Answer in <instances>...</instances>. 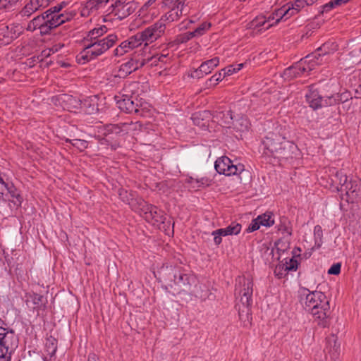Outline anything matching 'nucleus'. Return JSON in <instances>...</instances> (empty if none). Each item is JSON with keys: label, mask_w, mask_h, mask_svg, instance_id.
I'll return each instance as SVG.
<instances>
[{"label": "nucleus", "mask_w": 361, "mask_h": 361, "mask_svg": "<svg viewBox=\"0 0 361 361\" xmlns=\"http://www.w3.org/2000/svg\"><path fill=\"white\" fill-rule=\"evenodd\" d=\"M219 59L218 57H214L210 60H207L203 62L199 68L195 70L191 73V77L197 78H202L204 75L210 73L212 70L219 65Z\"/></svg>", "instance_id": "nucleus-17"}, {"label": "nucleus", "mask_w": 361, "mask_h": 361, "mask_svg": "<svg viewBox=\"0 0 361 361\" xmlns=\"http://www.w3.org/2000/svg\"><path fill=\"white\" fill-rule=\"evenodd\" d=\"M283 264L289 271H295L298 268V264L297 260L294 259L293 258H291L289 259V262H286V263H283Z\"/></svg>", "instance_id": "nucleus-45"}, {"label": "nucleus", "mask_w": 361, "mask_h": 361, "mask_svg": "<svg viewBox=\"0 0 361 361\" xmlns=\"http://www.w3.org/2000/svg\"><path fill=\"white\" fill-rule=\"evenodd\" d=\"M331 341L334 342V350L335 351V353H336L337 352V348H336V338H334V336L331 338H329V343H331Z\"/></svg>", "instance_id": "nucleus-62"}, {"label": "nucleus", "mask_w": 361, "mask_h": 361, "mask_svg": "<svg viewBox=\"0 0 361 361\" xmlns=\"http://www.w3.org/2000/svg\"><path fill=\"white\" fill-rule=\"evenodd\" d=\"M300 302L304 308L317 319H324L329 312V301L326 295L319 291L310 292L302 288L300 292Z\"/></svg>", "instance_id": "nucleus-1"}, {"label": "nucleus", "mask_w": 361, "mask_h": 361, "mask_svg": "<svg viewBox=\"0 0 361 361\" xmlns=\"http://www.w3.org/2000/svg\"><path fill=\"white\" fill-rule=\"evenodd\" d=\"M215 117L218 120V122H219V119H221L220 124L221 126L228 128H231V125L233 121L231 111H227L226 112H219L216 114Z\"/></svg>", "instance_id": "nucleus-27"}, {"label": "nucleus", "mask_w": 361, "mask_h": 361, "mask_svg": "<svg viewBox=\"0 0 361 361\" xmlns=\"http://www.w3.org/2000/svg\"><path fill=\"white\" fill-rule=\"evenodd\" d=\"M225 76L226 75L224 74V71L221 69V71L212 75V79H217L219 81H221Z\"/></svg>", "instance_id": "nucleus-55"}, {"label": "nucleus", "mask_w": 361, "mask_h": 361, "mask_svg": "<svg viewBox=\"0 0 361 361\" xmlns=\"http://www.w3.org/2000/svg\"><path fill=\"white\" fill-rule=\"evenodd\" d=\"M249 125L250 123L247 118L241 116L235 121H233L230 129H233V130L239 133L245 132L248 130Z\"/></svg>", "instance_id": "nucleus-26"}, {"label": "nucleus", "mask_w": 361, "mask_h": 361, "mask_svg": "<svg viewBox=\"0 0 361 361\" xmlns=\"http://www.w3.org/2000/svg\"><path fill=\"white\" fill-rule=\"evenodd\" d=\"M130 49V47H128V45L126 42V41H123L115 50H114V55L117 56H121L123 55L125 53L129 51Z\"/></svg>", "instance_id": "nucleus-37"}, {"label": "nucleus", "mask_w": 361, "mask_h": 361, "mask_svg": "<svg viewBox=\"0 0 361 361\" xmlns=\"http://www.w3.org/2000/svg\"><path fill=\"white\" fill-rule=\"evenodd\" d=\"M329 274L338 275V263L334 264L328 270Z\"/></svg>", "instance_id": "nucleus-53"}, {"label": "nucleus", "mask_w": 361, "mask_h": 361, "mask_svg": "<svg viewBox=\"0 0 361 361\" xmlns=\"http://www.w3.org/2000/svg\"><path fill=\"white\" fill-rule=\"evenodd\" d=\"M107 32V27L105 25H101L89 31L86 38L85 43H91L102 39V37Z\"/></svg>", "instance_id": "nucleus-24"}, {"label": "nucleus", "mask_w": 361, "mask_h": 361, "mask_svg": "<svg viewBox=\"0 0 361 361\" xmlns=\"http://www.w3.org/2000/svg\"><path fill=\"white\" fill-rule=\"evenodd\" d=\"M166 29V22L164 18H161L154 24L147 27L142 32H140V36L143 38V42L145 45L152 43L158 38L162 36Z\"/></svg>", "instance_id": "nucleus-8"}, {"label": "nucleus", "mask_w": 361, "mask_h": 361, "mask_svg": "<svg viewBox=\"0 0 361 361\" xmlns=\"http://www.w3.org/2000/svg\"><path fill=\"white\" fill-rule=\"evenodd\" d=\"M142 61H145V65L149 64V66H156L158 65V63L160 61V58H158L157 55H154L147 59H143Z\"/></svg>", "instance_id": "nucleus-47"}, {"label": "nucleus", "mask_w": 361, "mask_h": 361, "mask_svg": "<svg viewBox=\"0 0 361 361\" xmlns=\"http://www.w3.org/2000/svg\"><path fill=\"white\" fill-rule=\"evenodd\" d=\"M4 325V322L0 318V332H5L6 329L3 327Z\"/></svg>", "instance_id": "nucleus-63"}, {"label": "nucleus", "mask_w": 361, "mask_h": 361, "mask_svg": "<svg viewBox=\"0 0 361 361\" xmlns=\"http://www.w3.org/2000/svg\"><path fill=\"white\" fill-rule=\"evenodd\" d=\"M317 1V0H295L293 3H288V4H290V11L292 16H294L305 6H311Z\"/></svg>", "instance_id": "nucleus-25"}, {"label": "nucleus", "mask_w": 361, "mask_h": 361, "mask_svg": "<svg viewBox=\"0 0 361 361\" xmlns=\"http://www.w3.org/2000/svg\"><path fill=\"white\" fill-rule=\"evenodd\" d=\"M340 195L348 202H353L361 196V180H350L345 176V180L340 186Z\"/></svg>", "instance_id": "nucleus-6"}, {"label": "nucleus", "mask_w": 361, "mask_h": 361, "mask_svg": "<svg viewBox=\"0 0 361 361\" xmlns=\"http://www.w3.org/2000/svg\"><path fill=\"white\" fill-rule=\"evenodd\" d=\"M173 277L175 284L179 286H185L189 283V277L188 275L180 271H174Z\"/></svg>", "instance_id": "nucleus-32"}, {"label": "nucleus", "mask_w": 361, "mask_h": 361, "mask_svg": "<svg viewBox=\"0 0 361 361\" xmlns=\"http://www.w3.org/2000/svg\"><path fill=\"white\" fill-rule=\"evenodd\" d=\"M6 190H7L8 191V192L11 195L12 197H16L17 199V202H15L16 204L21 203L20 196L18 193L16 192V188L13 185L9 186L7 184V188H6Z\"/></svg>", "instance_id": "nucleus-46"}, {"label": "nucleus", "mask_w": 361, "mask_h": 361, "mask_svg": "<svg viewBox=\"0 0 361 361\" xmlns=\"http://www.w3.org/2000/svg\"><path fill=\"white\" fill-rule=\"evenodd\" d=\"M305 97L310 106L313 109H317L322 106V99L313 86L310 87L308 93L306 94Z\"/></svg>", "instance_id": "nucleus-22"}, {"label": "nucleus", "mask_w": 361, "mask_h": 361, "mask_svg": "<svg viewBox=\"0 0 361 361\" xmlns=\"http://www.w3.org/2000/svg\"><path fill=\"white\" fill-rule=\"evenodd\" d=\"M35 9L32 7V4L28 2L20 11L19 14L22 17H30L32 13L35 12Z\"/></svg>", "instance_id": "nucleus-40"}, {"label": "nucleus", "mask_w": 361, "mask_h": 361, "mask_svg": "<svg viewBox=\"0 0 361 361\" xmlns=\"http://www.w3.org/2000/svg\"><path fill=\"white\" fill-rule=\"evenodd\" d=\"M241 231V225L237 223H232L224 228H220L219 233L224 236L237 235Z\"/></svg>", "instance_id": "nucleus-28"}, {"label": "nucleus", "mask_w": 361, "mask_h": 361, "mask_svg": "<svg viewBox=\"0 0 361 361\" xmlns=\"http://www.w3.org/2000/svg\"><path fill=\"white\" fill-rule=\"evenodd\" d=\"M142 124L140 122L131 123L129 124V130H140Z\"/></svg>", "instance_id": "nucleus-54"}, {"label": "nucleus", "mask_w": 361, "mask_h": 361, "mask_svg": "<svg viewBox=\"0 0 361 361\" xmlns=\"http://www.w3.org/2000/svg\"><path fill=\"white\" fill-rule=\"evenodd\" d=\"M117 39V36L112 34L100 40L86 44L80 54V59L88 61L97 58L114 46Z\"/></svg>", "instance_id": "nucleus-4"}, {"label": "nucleus", "mask_w": 361, "mask_h": 361, "mask_svg": "<svg viewBox=\"0 0 361 361\" xmlns=\"http://www.w3.org/2000/svg\"><path fill=\"white\" fill-rule=\"evenodd\" d=\"M300 64L305 68V72L315 69L323 63V59L319 51L308 54L300 60Z\"/></svg>", "instance_id": "nucleus-15"}, {"label": "nucleus", "mask_w": 361, "mask_h": 361, "mask_svg": "<svg viewBox=\"0 0 361 361\" xmlns=\"http://www.w3.org/2000/svg\"><path fill=\"white\" fill-rule=\"evenodd\" d=\"M257 220L261 226L270 227L274 224V219L271 212H266L257 216Z\"/></svg>", "instance_id": "nucleus-31"}, {"label": "nucleus", "mask_w": 361, "mask_h": 361, "mask_svg": "<svg viewBox=\"0 0 361 361\" xmlns=\"http://www.w3.org/2000/svg\"><path fill=\"white\" fill-rule=\"evenodd\" d=\"M17 346L18 339L13 331L0 332V361H11Z\"/></svg>", "instance_id": "nucleus-5"}, {"label": "nucleus", "mask_w": 361, "mask_h": 361, "mask_svg": "<svg viewBox=\"0 0 361 361\" xmlns=\"http://www.w3.org/2000/svg\"><path fill=\"white\" fill-rule=\"evenodd\" d=\"M111 8L115 16L120 20L130 16L135 9V4L128 0H115V3L111 5Z\"/></svg>", "instance_id": "nucleus-13"}, {"label": "nucleus", "mask_w": 361, "mask_h": 361, "mask_svg": "<svg viewBox=\"0 0 361 361\" xmlns=\"http://www.w3.org/2000/svg\"><path fill=\"white\" fill-rule=\"evenodd\" d=\"M314 235H315L316 237L320 238V236H321V235H322V228H321L319 226H315V227H314Z\"/></svg>", "instance_id": "nucleus-59"}, {"label": "nucleus", "mask_w": 361, "mask_h": 361, "mask_svg": "<svg viewBox=\"0 0 361 361\" xmlns=\"http://www.w3.org/2000/svg\"><path fill=\"white\" fill-rule=\"evenodd\" d=\"M51 10H47L44 13L45 18L46 27H47V34L49 31L61 24L71 20L73 18L72 13H51Z\"/></svg>", "instance_id": "nucleus-12"}, {"label": "nucleus", "mask_w": 361, "mask_h": 361, "mask_svg": "<svg viewBox=\"0 0 361 361\" xmlns=\"http://www.w3.org/2000/svg\"><path fill=\"white\" fill-rule=\"evenodd\" d=\"M243 67V63H239L236 66H228L225 68L222 69V71H224V74L226 75H231L240 70Z\"/></svg>", "instance_id": "nucleus-38"}, {"label": "nucleus", "mask_w": 361, "mask_h": 361, "mask_svg": "<svg viewBox=\"0 0 361 361\" xmlns=\"http://www.w3.org/2000/svg\"><path fill=\"white\" fill-rule=\"evenodd\" d=\"M41 8H45L51 0H36Z\"/></svg>", "instance_id": "nucleus-58"}, {"label": "nucleus", "mask_w": 361, "mask_h": 361, "mask_svg": "<svg viewBox=\"0 0 361 361\" xmlns=\"http://www.w3.org/2000/svg\"><path fill=\"white\" fill-rule=\"evenodd\" d=\"M291 16H293L290 11V4H286L283 6H281V8L276 9L272 13V20H275V22L273 23L272 24L269 25L266 27V30L269 29V27H271V26H273L274 25L278 24L283 18L285 20H287L289 18H290Z\"/></svg>", "instance_id": "nucleus-19"}, {"label": "nucleus", "mask_w": 361, "mask_h": 361, "mask_svg": "<svg viewBox=\"0 0 361 361\" xmlns=\"http://www.w3.org/2000/svg\"><path fill=\"white\" fill-rule=\"evenodd\" d=\"M195 37V35L193 33V32H188L184 33V34H183L182 35L180 36V41L182 43L186 42H188V40H190V39H192V37Z\"/></svg>", "instance_id": "nucleus-50"}, {"label": "nucleus", "mask_w": 361, "mask_h": 361, "mask_svg": "<svg viewBox=\"0 0 361 361\" xmlns=\"http://www.w3.org/2000/svg\"><path fill=\"white\" fill-rule=\"evenodd\" d=\"M197 183H200L202 185L209 186L211 185L212 180L207 177H202L196 180Z\"/></svg>", "instance_id": "nucleus-51"}, {"label": "nucleus", "mask_w": 361, "mask_h": 361, "mask_svg": "<svg viewBox=\"0 0 361 361\" xmlns=\"http://www.w3.org/2000/svg\"><path fill=\"white\" fill-rule=\"evenodd\" d=\"M66 142H70L74 147L77 148L81 152L85 149L88 145L87 142L86 140L81 139H66Z\"/></svg>", "instance_id": "nucleus-35"}, {"label": "nucleus", "mask_w": 361, "mask_h": 361, "mask_svg": "<svg viewBox=\"0 0 361 361\" xmlns=\"http://www.w3.org/2000/svg\"><path fill=\"white\" fill-rule=\"evenodd\" d=\"M219 232L220 229H217L212 233V235L214 236V243L216 245H219L221 243L222 237L224 236V235H221Z\"/></svg>", "instance_id": "nucleus-48"}, {"label": "nucleus", "mask_w": 361, "mask_h": 361, "mask_svg": "<svg viewBox=\"0 0 361 361\" xmlns=\"http://www.w3.org/2000/svg\"><path fill=\"white\" fill-rule=\"evenodd\" d=\"M288 271V269L283 264H279L276 266L274 269V274L279 278L281 279L283 277L287 272Z\"/></svg>", "instance_id": "nucleus-41"}, {"label": "nucleus", "mask_w": 361, "mask_h": 361, "mask_svg": "<svg viewBox=\"0 0 361 361\" xmlns=\"http://www.w3.org/2000/svg\"><path fill=\"white\" fill-rule=\"evenodd\" d=\"M62 47L63 45L60 44H56L51 48L43 50L42 52V55L44 57H48L51 54L57 52Z\"/></svg>", "instance_id": "nucleus-44"}, {"label": "nucleus", "mask_w": 361, "mask_h": 361, "mask_svg": "<svg viewBox=\"0 0 361 361\" xmlns=\"http://www.w3.org/2000/svg\"><path fill=\"white\" fill-rule=\"evenodd\" d=\"M267 23V18L264 16L256 17L254 20L247 24V28L255 30L261 26H263Z\"/></svg>", "instance_id": "nucleus-34"}, {"label": "nucleus", "mask_w": 361, "mask_h": 361, "mask_svg": "<svg viewBox=\"0 0 361 361\" xmlns=\"http://www.w3.org/2000/svg\"><path fill=\"white\" fill-rule=\"evenodd\" d=\"M29 3L30 4H32V7L35 9L36 11L41 8L36 0H30Z\"/></svg>", "instance_id": "nucleus-61"}, {"label": "nucleus", "mask_w": 361, "mask_h": 361, "mask_svg": "<svg viewBox=\"0 0 361 361\" xmlns=\"http://www.w3.org/2000/svg\"><path fill=\"white\" fill-rule=\"evenodd\" d=\"M57 349V341L52 337L47 339L45 343V350L47 355L49 356L50 359L55 355Z\"/></svg>", "instance_id": "nucleus-29"}, {"label": "nucleus", "mask_w": 361, "mask_h": 361, "mask_svg": "<svg viewBox=\"0 0 361 361\" xmlns=\"http://www.w3.org/2000/svg\"><path fill=\"white\" fill-rule=\"evenodd\" d=\"M62 7L63 6L62 5H59L58 6H54V7H52L51 8H49V10H51V13H59V11L62 9Z\"/></svg>", "instance_id": "nucleus-60"}, {"label": "nucleus", "mask_w": 361, "mask_h": 361, "mask_svg": "<svg viewBox=\"0 0 361 361\" xmlns=\"http://www.w3.org/2000/svg\"><path fill=\"white\" fill-rule=\"evenodd\" d=\"M115 99L116 100L118 107L121 110L129 114H142L144 109H145L144 105H147V104H138L137 102H135V100L137 101V99L127 95H123L122 97L116 96Z\"/></svg>", "instance_id": "nucleus-11"}, {"label": "nucleus", "mask_w": 361, "mask_h": 361, "mask_svg": "<svg viewBox=\"0 0 361 361\" xmlns=\"http://www.w3.org/2000/svg\"><path fill=\"white\" fill-rule=\"evenodd\" d=\"M187 11L188 10L185 7V1L178 0L172 9L161 18H164L165 22H172L178 20V18L182 16L184 12L186 13Z\"/></svg>", "instance_id": "nucleus-18"}, {"label": "nucleus", "mask_w": 361, "mask_h": 361, "mask_svg": "<svg viewBox=\"0 0 361 361\" xmlns=\"http://www.w3.org/2000/svg\"><path fill=\"white\" fill-rule=\"evenodd\" d=\"M288 225L289 222L287 221V219H283V221H281V224L279 226V231H281L283 234L290 235L291 230Z\"/></svg>", "instance_id": "nucleus-42"}, {"label": "nucleus", "mask_w": 361, "mask_h": 361, "mask_svg": "<svg viewBox=\"0 0 361 361\" xmlns=\"http://www.w3.org/2000/svg\"><path fill=\"white\" fill-rule=\"evenodd\" d=\"M145 65L144 61H140L136 59H131L128 61L123 63L119 67L116 76L119 78H126L129 74L136 71Z\"/></svg>", "instance_id": "nucleus-16"}, {"label": "nucleus", "mask_w": 361, "mask_h": 361, "mask_svg": "<svg viewBox=\"0 0 361 361\" xmlns=\"http://www.w3.org/2000/svg\"><path fill=\"white\" fill-rule=\"evenodd\" d=\"M26 302L27 305L31 303L32 308L38 307L43 305V297L37 293H30L27 295Z\"/></svg>", "instance_id": "nucleus-30"}, {"label": "nucleus", "mask_w": 361, "mask_h": 361, "mask_svg": "<svg viewBox=\"0 0 361 361\" xmlns=\"http://www.w3.org/2000/svg\"><path fill=\"white\" fill-rule=\"evenodd\" d=\"M338 6V0H331L329 3L324 4L322 7V11L321 13L322 14L324 13H329L332 9L337 7Z\"/></svg>", "instance_id": "nucleus-39"}, {"label": "nucleus", "mask_w": 361, "mask_h": 361, "mask_svg": "<svg viewBox=\"0 0 361 361\" xmlns=\"http://www.w3.org/2000/svg\"><path fill=\"white\" fill-rule=\"evenodd\" d=\"M82 102L79 104H66L64 108L67 107L69 111H75L78 108L81 109Z\"/></svg>", "instance_id": "nucleus-52"}, {"label": "nucleus", "mask_w": 361, "mask_h": 361, "mask_svg": "<svg viewBox=\"0 0 361 361\" xmlns=\"http://www.w3.org/2000/svg\"><path fill=\"white\" fill-rule=\"evenodd\" d=\"M109 0H88L81 10L82 16L96 14L105 8Z\"/></svg>", "instance_id": "nucleus-14"}, {"label": "nucleus", "mask_w": 361, "mask_h": 361, "mask_svg": "<svg viewBox=\"0 0 361 361\" xmlns=\"http://www.w3.org/2000/svg\"><path fill=\"white\" fill-rule=\"evenodd\" d=\"M126 41L128 45V47H130V49H133L136 47H138L143 43V38L141 37L140 32H138Z\"/></svg>", "instance_id": "nucleus-33"}, {"label": "nucleus", "mask_w": 361, "mask_h": 361, "mask_svg": "<svg viewBox=\"0 0 361 361\" xmlns=\"http://www.w3.org/2000/svg\"><path fill=\"white\" fill-rule=\"evenodd\" d=\"M39 29L42 35L47 34V27H46L45 18L44 13L33 18L27 25V30L34 31Z\"/></svg>", "instance_id": "nucleus-21"}, {"label": "nucleus", "mask_w": 361, "mask_h": 361, "mask_svg": "<svg viewBox=\"0 0 361 361\" xmlns=\"http://www.w3.org/2000/svg\"><path fill=\"white\" fill-rule=\"evenodd\" d=\"M264 154L277 158H287L288 149L294 145L279 133H269L263 140Z\"/></svg>", "instance_id": "nucleus-3"}, {"label": "nucleus", "mask_w": 361, "mask_h": 361, "mask_svg": "<svg viewBox=\"0 0 361 361\" xmlns=\"http://www.w3.org/2000/svg\"><path fill=\"white\" fill-rule=\"evenodd\" d=\"M81 109L87 114H92L98 111V98L96 96L88 97L82 102Z\"/></svg>", "instance_id": "nucleus-23"}, {"label": "nucleus", "mask_w": 361, "mask_h": 361, "mask_svg": "<svg viewBox=\"0 0 361 361\" xmlns=\"http://www.w3.org/2000/svg\"><path fill=\"white\" fill-rule=\"evenodd\" d=\"M214 167L219 173L226 176L235 175L244 171L243 164L234 165L232 161L225 156L216 159Z\"/></svg>", "instance_id": "nucleus-9"}, {"label": "nucleus", "mask_w": 361, "mask_h": 361, "mask_svg": "<svg viewBox=\"0 0 361 361\" xmlns=\"http://www.w3.org/2000/svg\"><path fill=\"white\" fill-rule=\"evenodd\" d=\"M305 73V68L301 66L300 61L293 66L284 70L282 77L285 80H292L297 78Z\"/></svg>", "instance_id": "nucleus-20"}, {"label": "nucleus", "mask_w": 361, "mask_h": 361, "mask_svg": "<svg viewBox=\"0 0 361 361\" xmlns=\"http://www.w3.org/2000/svg\"><path fill=\"white\" fill-rule=\"evenodd\" d=\"M210 26L211 24L209 23L204 22L192 32L195 34V37L200 36L202 35L204 32L210 27Z\"/></svg>", "instance_id": "nucleus-43"}, {"label": "nucleus", "mask_w": 361, "mask_h": 361, "mask_svg": "<svg viewBox=\"0 0 361 361\" xmlns=\"http://www.w3.org/2000/svg\"><path fill=\"white\" fill-rule=\"evenodd\" d=\"M236 283L237 299L240 298L239 302L237 303L236 307L238 310L239 317L241 319L244 316L247 318L250 314V307L252 304V295L253 291V282L251 278L245 276H239Z\"/></svg>", "instance_id": "nucleus-2"}, {"label": "nucleus", "mask_w": 361, "mask_h": 361, "mask_svg": "<svg viewBox=\"0 0 361 361\" xmlns=\"http://www.w3.org/2000/svg\"><path fill=\"white\" fill-rule=\"evenodd\" d=\"M260 226L261 225H260L259 222L258 221L257 218H256L255 219L252 221L251 224H250V226L247 228V231L249 232H252V231H257V229L259 228Z\"/></svg>", "instance_id": "nucleus-49"}, {"label": "nucleus", "mask_w": 361, "mask_h": 361, "mask_svg": "<svg viewBox=\"0 0 361 361\" xmlns=\"http://www.w3.org/2000/svg\"><path fill=\"white\" fill-rule=\"evenodd\" d=\"M157 57L160 58L159 62H165L166 59V55H163V54H161L160 56L157 55Z\"/></svg>", "instance_id": "nucleus-64"}, {"label": "nucleus", "mask_w": 361, "mask_h": 361, "mask_svg": "<svg viewBox=\"0 0 361 361\" xmlns=\"http://www.w3.org/2000/svg\"><path fill=\"white\" fill-rule=\"evenodd\" d=\"M23 27L19 23L0 25V42L1 44H8L18 38L23 32Z\"/></svg>", "instance_id": "nucleus-10"}, {"label": "nucleus", "mask_w": 361, "mask_h": 361, "mask_svg": "<svg viewBox=\"0 0 361 361\" xmlns=\"http://www.w3.org/2000/svg\"><path fill=\"white\" fill-rule=\"evenodd\" d=\"M6 188L7 183H6L3 178L0 176V194H3Z\"/></svg>", "instance_id": "nucleus-56"}, {"label": "nucleus", "mask_w": 361, "mask_h": 361, "mask_svg": "<svg viewBox=\"0 0 361 361\" xmlns=\"http://www.w3.org/2000/svg\"><path fill=\"white\" fill-rule=\"evenodd\" d=\"M140 205L141 206L140 215L149 223L154 226H159L160 224H163L165 220V217L163 212L159 210L157 207L147 204L145 202H141Z\"/></svg>", "instance_id": "nucleus-7"}, {"label": "nucleus", "mask_w": 361, "mask_h": 361, "mask_svg": "<svg viewBox=\"0 0 361 361\" xmlns=\"http://www.w3.org/2000/svg\"><path fill=\"white\" fill-rule=\"evenodd\" d=\"M276 247L279 250L284 251L288 246L286 243H283L281 241H279L276 244Z\"/></svg>", "instance_id": "nucleus-57"}, {"label": "nucleus", "mask_w": 361, "mask_h": 361, "mask_svg": "<svg viewBox=\"0 0 361 361\" xmlns=\"http://www.w3.org/2000/svg\"><path fill=\"white\" fill-rule=\"evenodd\" d=\"M19 0H0V11H8L13 8Z\"/></svg>", "instance_id": "nucleus-36"}]
</instances>
